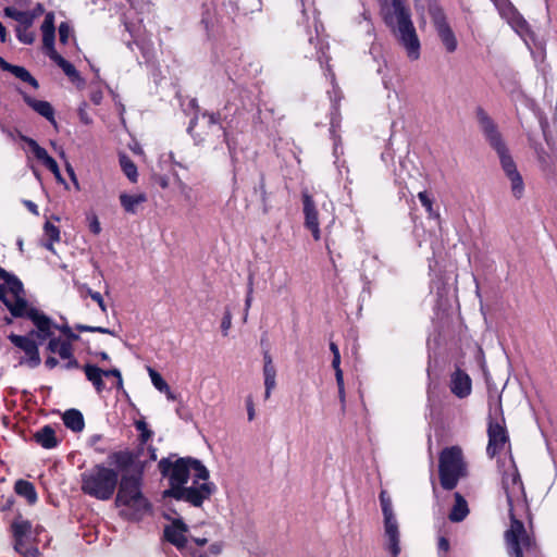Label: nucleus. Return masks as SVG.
<instances>
[{"mask_svg":"<svg viewBox=\"0 0 557 557\" xmlns=\"http://www.w3.org/2000/svg\"><path fill=\"white\" fill-rule=\"evenodd\" d=\"M480 123L486 139L499 157L500 165L509 183L512 197L520 200L525 194V184L516 162L509 154V151L493 121L487 115L483 114L480 117Z\"/></svg>","mask_w":557,"mask_h":557,"instance_id":"423d86ee","label":"nucleus"},{"mask_svg":"<svg viewBox=\"0 0 557 557\" xmlns=\"http://www.w3.org/2000/svg\"><path fill=\"white\" fill-rule=\"evenodd\" d=\"M14 505V499L12 496L4 497L2 496L0 498V509L1 510H10Z\"/></svg>","mask_w":557,"mask_h":557,"instance_id":"de8ad7c7","label":"nucleus"},{"mask_svg":"<svg viewBox=\"0 0 557 557\" xmlns=\"http://www.w3.org/2000/svg\"><path fill=\"white\" fill-rule=\"evenodd\" d=\"M195 543L199 546H202L207 543L206 539H194Z\"/></svg>","mask_w":557,"mask_h":557,"instance_id":"774afa93","label":"nucleus"},{"mask_svg":"<svg viewBox=\"0 0 557 557\" xmlns=\"http://www.w3.org/2000/svg\"><path fill=\"white\" fill-rule=\"evenodd\" d=\"M34 437L36 443L46 449L54 448L58 445L55 431L50 425H45L44 428L38 430L35 433Z\"/></svg>","mask_w":557,"mask_h":557,"instance_id":"393cba45","label":"nucleus"},{"mask_svg":"<svg viewBox=\"0 0 557 557\" xmlns=\"http://www.w3.org/2000/svg\"><path fill=\"white\" fill-rule=\"evenodd\" d=\"M202 121L205 123H207L208 125L212 126L214 128V131L216 132H222L224 138L226 139V134L225 132L222 129L221 125H219L218 123V119L215 117L214 114H203L202 115Z\"/></svg>","mask_w":557,"mask_h":557,"instance_id":"a19ab883","label":"nucleus"},{"mask_svg":"<svg viewBox=\"0 0 557 557\" xmlns=\"http://www.w3.org/2000/svg\"><path fill=\"white\" fill-rule=\"evenodd\" d=\"M330 349L333 352V356H338L339 355L338 347H337V345L335 343H331L330 344Z\"/></svg>","mask_w":557,"mask_h":557,"instance_id":"e2e57ef3","label":"nucleus"},{"mask_svg":"<svg viewBox=\"0 0 557 557\" xmlns=\"http://www.w3.org/2000/svg\"><path fill=\"white\" fill-rule=\"evenodd\" d=\"M362 17L363 20L367 22V27H368V30H372V24H371V21H370V15H369V12L368 11H363L362 12Z\"/></svg>","mask_w":557,"mask_h":557,"instance_id":"6e6d98bb","label":"nucleus"},{"mask_svg":"<svg viewBox=\"0 0 557 557\" xmlns=\"http://www.w3.org/2000/svg\"><path fill=\"white\" fill-rule=\"evenodd\" d=\"M540 170L547 176L557 173V141L545 135V144H532Z\"/></svg>","mask_w":557,"mask_h":557,"instance_id":"f8f14e48","label":"nucleus"},{"mask_svg":"<svg viewBox=\"0 0 557 557\" xmlns=\"http://www.w3.org/2000/svg\"><path fill=\"white\" fill-rule=\"evenodd\" d=\"M158 466L171 485V488L164 492L166 496L199 507L215 491V485L209 481L208 469L197 459L178 458L171 461L164 458Z\"/></svg>","mask_w":557,"mask_h":557,"instance_id":"f03ea898","label":"nucleus"},{"mask_svg":"<svg viewBox=\"0 0 557 557\" xmlns=\"http://www.w3.org/2000/svg\"><path fill=\"white\" fill-rule=\"evenodd\" d=\"M418 198H419L421 205L425 208V210L430 216H432V218L438 216V214L433 209L432 200L429 198V196L425 191H420L418 194Z\"/></svg>","mask_w":557,"mask_h":557,"instance_id":"e433bc0d","label":"nucleus"},{"mask_svg":"<svg viewBox=\"0 0 557 557\" xmlns=\"http://www.w3.org/2000/svg\"><path fill=\"white\" fill-rule=\"evenodd\" d=\"M11 531L15 552L24 557H39V550L30 544L42 531L40 525L33 527L30 521L17 516L11 523Z\"/></svg>","mask_w":557,"mask_h":557,"instance_id":"9d476101","label":"nucleus"},{"mask_svg":"<svg viewBox=\"0 0 557 557\" xmlns=\"http://www.w3.org/2000/svg\"><path fill=\"white\" fill-rule=\"evenodd\" d=\"M315 32H317V34L319 35V27H318V25H315ZM314 45H315V47H318V48H319V50H320L322 53H324V52H323L324 44H323V41L320 39V37H319V36L317 37V42H315Z\"/></svg>","mask_w":557,"mask_h":557,"instance_id":"5fc2aeb1","label":"nucleus"},{"mask_svg":"<svg viewBox=\"0 0 557 557\" xmlns=\"http://www.w3.org/2000/svg\"><path fill=\"white\" fill-rule=\"evenodd\" d=\"M0 67L3 71L12 73L16 78L30 84L34 88L38 87L37 81L30 75V73L23 66L12 65L4 59L0 58Z\"/></svg>","mask_w":557,"mask_h":557,"instance_id":"b1692460","label":"nucleus"},{"mask_svg":"<svg viewBox=\"0 0 557 557\" xmlns=\"http://www.w3.org/2000/svg\"><path fill=\"white\" fill-rule=\"evenodd\" d=\"M120 165L124 172V174L127 176V178L135 183L138 178V172L137 166L134 164V162L126 156L120 157Z\"/></svg>","mask_w":557,"mask_h":557,"instance_id":"2f4dec72","label":"nucleus"},{"mask_svg":"<svg viewBox=\"0 0 557 557\" xmlns=\"http://www.w3.org/2000/svg\"><path fill=\"white\" fill-rule=\"evenodd\" d=\"M119 198L124 211L131 214H136L139 208L147 201V195L145 193H122Z\"/></svg>","mask_w":557,"mask_h":557,"instance_id":"4be33fe9","label":"nucleus"},{"mask_svg":"<svg viewBox=\"0 0 557 557\" xmlns=\"http://www.w3.org/2000/svg\"><path fill=\"white\" fill-rule=\"evenodd\" d=\"M83 371L86 375V379L92 384L98 393H101L106 388L103 381L104 377L114 376L116 388L123 387L122 374L117 369L102 370L96 364L86 363L83 367Z\"/></svg>","mask_w":557,"mask_h":557,"instance_id":"2eb2a0df","label":"nucleus"},{"mask_svg":"<svg viewBox=\"0 0 557 557\" xmlns=\"http://www.w3.org/2000/svg\"><path fill=\"white\" fill-rule=\"evenodd\" d=\"M381 15L411 61L420 59L421 44L407 0H380Z\"/></svg>","mask_w":557,"mask_h":557,"instance_id":"20e7f679","label":"nucleus"},{"mask_svg":"<svg viewBox=\"0 0 557 557\" xmlns=\"http://www.w3.org/2000/svg\"><path fill=\"white\" fill-rule=\"evenodd\" d=\"M487 434L488 444L486 453L490 457H494L500 453H509L510 444L503 418L490 421Z\"/></svg>","mask_w":557,"mask_h":557,"instance_id":"ddd939ff","label":"nucleus"},{"mask_svg":"<svg viewBox=\"0 0 557 557\" xmlns=\"http://www.w3.org/2000/svg\"><path fill=\"white\" fill-rule=\"evenodd\" d=\"M58 364V360L54 357H49L46 360V366L50 369L54 368Z\"/></svg>","mask_w":557,"mask_h":557,"instance_id":"4d7b16f0","label":"nucleus"},{"mask_svg":"<svg viewBox=\"0 0 557 557\" xmlns=\"http://www.w3.org/2000/svg\"><path fill=\"white\" fill-rule=\"evenodd\" d=\"M500 16L529 46L528 38L533 37V32L525 18L509 0H493Z\"/></svg>","mask_w":557,"mask_h":557,"instance_id":"9b49d317","label":"nucleus"},{"mask_svg":"<svg viewBox=\"0 0 557 557\" xmlns=\"http://www.w3.org/2000/svg\"><path fill=\"white\" fill-rule=\"evenodd\" d=\"M430 15L432 17L437 36H438L444 49L446 50V52H448V53L455 52L458 47V41H457L454 30L447 23L442 9H440L435 5L431 7Z\"/></svg>","mask_w":557,"mask_h":557,"instance_id":"4468645a","label":"nucleus"},{"mask_svg":"<svg viewBox=\"0 0 557 557\" xmlns=\"http://www.w3.org/2000/svg\"><path fill=\"white\" fill-rule=\"evenodd\" d=\"M232 325V315L228 311L225 312L222 322H221V329L224 335H227L228 330Z\"/></svg>","mask_w":557,"mask_h":557,"instance_id":"a18cd8bd","label":"nucleus"},{"mask_svg":"<svg viewBox=\"0 0 557 557\" xmlns=\"http://www.w3.org/2000/svg\"><path fill=\"white\" fill-rule=\"evenodd\" d=\"M141 486V472L124 473L121 478L115 504L120 508V513L127 519L139 520L151 510Z\"/></svg>","mask_w":557,"mask_h":557,"instance_id":"39448f33","label":"nucleus"},{"mask_svg":"<svg viewBox=\"0 0 557 557\" xmlns=\"http://www.w3.org/2000/svg\"><path fill=\"white\" fill-rule=\"evenodd\" d=\"M14 491L18 496L25 498L29 505H34L38 499L34 484L28 481L17 480L14 484Z\"/></svg>","mask_w":557,"mask_h":557,"instance_id":"c85d7f7f","label":"nucleus"},{"mask_svg":"<svg viewBox=\"0 0 557 557\" xmlns=\"http://www.w3.org/2000/svg\"><path fill=\"white\" fill-rule=\"evenodd\" d=\"M79 119H81L82 123H84L86 125H89L91 123V117L83 109L79 110Z\"/></svg>","mask_w":557,"mask_h":557,"instance_id":"3c124183","label":"nucleus"},{"mask_svg":"<svg viewBox=\"0 0 557 557\" xmlns=\"http://www.w3.org/2000/svg\"><path fill=\"white\" fill-rule=\"evenodd\" d=\"M188 528L182 520H174L164 529L165 539L178 549H184L187 545Z\"/></svg>","mask_w":557,"mask_h":557,"instance_id":"6ab92c4d","label":"nucleus"},{"mask_svg":"<svg viewBox=\"0 0 557 557\" xmlns=\"http://www.w3.org/2000/svg\"><path fill=\"white\" fill-rule=\"evenodd\" d=\"M379 498L383 516L384 547L393 557H397L400 554V532L393 500L385 490L381 491Z\"/></svg>","mask_w":557,"mask_h":557,"instance_id":"1a4fd4ad","label":"nucleus"},{"mask_svg":"<svg viewBox=\"0 0 557 557\" xmlns=\"http://www.w3.org/2000/svg\"><path fill=\"white\" fill-rule=\"evenodd\" d=\"M251 294H252V288L250 287L249 292H248V296H247L246 301H245L246 310H248L250 308V306H251V300H252Z\"/></svg>","mask_w":557,"mask_h":557,"instance_id":"bf43d9fd","label":"nucleus"},{"mask_svg":"<svg viewBox=\"0 0 557 557\" xmlns=\"http://www.w3.org/2000/svg\"><path fill=\"white\" fill-rule=\"evenodd\" d=\"M305 226L311 232L315 240L321 238L320 223L318 218V210L313 198L307 191L302 193Z\"/></svg>","mask_w":557,"mask_h":557,"instance_id":"dca6fc26","label":"nucleus"},{"mask_svg":"<svg viewBox=\"0 0 557 557\" xmlns=\"http://www.w3.org/2000/svg\"><path fill=\"white\" fill-rule=\"evenodd\" d=\"M437 548L440 552L447 553L449 550V541L443 535L438 536Z\"/></svg>","mask_w":557,"mask_h":557,"instance_id":"8fccbe9b","label":"nucleus"},{"mask_svg":"<svg viewBox=\"0 0 557 557\" xmlns=\"http://www.w3.org/2000/svg\"><path fill=\"white\" fill-rule=\"evenodd\" d=\"M48 339V350L52 354L59 355L61 359L66 360V368L78 367V363L73 356L72 343L69 339L52 337V335Z\"/></svg>","mask_w":557,"mask_h":557,"instance_id":"f3484780","label":"nucleus"},{"mask_svg":"<svg viewBox=\"0 0 557 557\" xmlns=\"http://www.w3.org/2000/svg\"><path fill=\"white\" fill-rule=\"evenodd\" d=\"M76 330H78L81 332H99V333H103V334L113 335V332L111 330L101 327V326H88V325L78 324V325H76Z\"/></svg>","mask_w":557,"mask_h":557,"instance_id":"37998d69","label":"nucleus"},{"mask_svg":"<svg viewBox=\"0 0 557 557\" xmlns=\"http://www.w3.org/2000/svg\"><path fill=\"white\" fill-rule=\"evenodd\" d=\"M16 36L17 39L25 45H30L35 40V34L26 26H17Z\"/></svg>","mask_w":557,"mask_h":557,"instance_id":"f704fd0d","label":"nucleus"},{"mask_svg":"<svg viewBox=\"0 0 557 557\" xmlns=\"http://www.w3.org/2000/svg\"><path fill=\"white\" fill-rule=\"evenodd\" d=\"M117 483V471L102 463L95 465L81 473L82 492L98 500L110 499Z\"/></svg>","mask_w":557,"mask_h":557,"instance_id":"0eeeda50","label":"nucleus"},{"mask_svg":"<svg viewBox=\"0 0 557 557\" xmlns=\"http://www.w3.org/2000/svg\"><path fill=\"white\" fill-rule=\"evenodd\" d=\"M101 98H102V96H101V94H100V92H95V94L91 96V100H92L96 104L100 103Z\"/></svg>","mask_w":557,"mask_h":557,"instance_id":"680f3d73","label":"nucleus"},{"mask_svg":"<svg viewBox=\"0 0 557 557\" xmlns=\"http://www.w3.org/2000/svg\"><path fill=\"white\" fill-rule=\"evenodd\" d=\"M44 236L46 240L42 245L51 252H54L53 244L60 240L59 227L52 224L50 221H47L44 225Z\"/></svg>","mask_w":557,"mask_h":557,"instance_id":"7c9ffc66","label":"nucleus"},{"mask_svg":"<svg viewBox=\"0 0 557 557\" xmlns=\"http://www.w3.org/2000/svg\"><path fill=\"white\" fill-rule=\"evenodd\" d=\"M66 170H67V172H69V174L71 176V180L75 184V187L78 189L79 188V184H78V181L76 178L74 170L71 168V165H69Z\"/></svg>","mask_w":557,"mask_h":557,"instance_id":"864d4df0","label":"nucleus"},{"mask_svg":"<svg viewBox=\"0 0 557 557\" xmlns=\"http://www.w3.org/2000/svg\"><path fill=\"white\" fill-rule=\"evenodd\" d=\"M96 356L99 357L101 360H108L109 359V355L107 352H104V351L98 352Z\"/></svg>","mask_w":557,"mask_h":557,"instance_id":"338daca9","label":"nucleus"},{"mask_svg":"<svg viewBox=\"0 0 557 557\" xmlns=\"http://www.w3.org/2000/svg\"><path fill=\"white\" fill-rule=\"evenodd\" d=\"M52 61H54L63 70L65 75L69 76L73 83H83V79L74 65L62 58L58 52H53Z\"/></svg>","mask_w":557,"mask_h":557,"instance_id":"c756f323","label":"nucleus"},{"mask_svg":"<svg viewBox=\"0 0 557 557\" xmlns=\"http://www.w3.org/2000/svg\"><path fill=\"white\" fill-rule=\"evenodd\" d=\"M0 281H2L0 283V299L5 307L12 315L29 319L36 329L25 336L9 335L11 343L25 355L20 359V364L34 369L41 362L38 345L34 337L39 341H46L53 335V330L58 329V326L42 311L26 301L23 285L17 277L0 268Z\"/></svg>","mask_w":557,"mask_h":557,"instance_id":"f257e3e1","label":"nucleus"},{"mask_svg":"<svg viewBox=\"0 0 557 557\" xmlns=\"http://www.w3.org/2000/svg\"><path fill=\"white\" fill-rule=\"evenodd\" d=\"M0 40L2 42H5V40H7V32H5L4 26L1 23H0Z\"/></svg>","mask_w":557,"mask_h":557,"instance_id":"052dcab7","label":"nucleus"},{"mask_svg":"<svg viewBox=\"0 0 557 557\" xmlns=\"http://www.w3.org/2000/svg\"><path fill=\"white\" fill-rule=\"evenodd\" d=\"M332 366H333L334 370L335 369H341V355L333 356Z\"/></svg>","mask_w":557,"mask_h":557,"instance_id":"13d9d810","label":"nucleus"},{"mask_svg":"<svg viewBox=\"0 0 557 557\" xmlns=\"http://www.w3.org/2000/svg\"><path fill=\"white\" fill-rule=\"evenodd\" d=\"M86 220H87V223H88L89 231L92 234H95V235L100 234V232H101V224H100L99 219L96 215V213H94V212L88 213L86 215Z\"/></svg>","mask_w":557,"mask_h":557,"instance_id":"58836bf2","label":"nucleus"},{"mask_svg":"<svg viewBox=\"0 0 557 557\" xmlns=\"http://www.w3.org/2000/svg\"><path fill=\"white\" fill-rule=\"evenodd\" d=\"M449 387L456 397L466 398L471 394L472 381L465 371L456 369L450 375Z\"/></svg>","mask_w":557,"mask_h":557,"instance_id":"a211bd4d","label":"nucleus"},{"mask_svg":"<svg viewBox=\"0 0 557 557\" xmlns=\"http://www.w3.org/2000/svg\"><path fill=\"white\" fill-rule=\"evenodd\" d=\"M440 480L446 490H453L467 475V463L459 446L444 448L440 454Z\"/></svg>","mask_w":557,"mask_h":557,"instance_id":"6e6552de","label":"nucleus"},{"mask_svg":"<svg viewBox=\"0 0 557 557\" xmlns=\"http://www.w3.org/2000/svg\"><path fill=\"white\" fill-rule=\"evenodd\" d=\"M54 16L52 13H48L41 25V33H54Z\"/></svg>","mask_w":557,"mask_h":557,"instance_id":"79ce46f5","label":"nucleus"},{"mask_svg":"<svg viewBox=\"0 0 557 557\" xmlns=\"http://www.w3.org/2000/svg\"><path fill=\"white\" fill-rule=\"evenodd\" d=\"M24 100L38 114L46 117L53 125L57 124L55 119H54V110L48 101L37 100L29 96H24Z\"/></svg>","mask_w":557,"mask_h":557,"instance_id":"5701e85b","label":"nucleus"},{"mask_svg":"<svg viewBox=\"0 0 557 557\" xmlns=\"http://www.w3.org/2000/svg\"><path fill=\"white\" fill-rule=\"evenodd\" d=\"M62 420L65 426L73 432H82L85 426L84 417L82 412L76 409L66 410L63 413Z\"/></svg>","mask_w":557,"mask_h":557,"instance_id":"cd10ccee","label":"nucleus"},{"mask_svg":"<svg viewBox=\"0 0 557 557\" xmlns=\"http://www.w3.org/2000/svg\"><path fill=\"white\" fill-rule=\"evenodd\" d=\"M136 428L140 431H145L146 430V423L144 421H138L136 422Z\"/></svg>","mask_w":557,"mask_h":557,"instance_id":"69168bd1","label":"nucleus"},{"mask_svg":"<svg viewBox=\"0 0 557 557\" xmlns=\"http://www.w3.org/2000/svg\"><path fill=\"white\" fill-rule=\"evenodd\" d=\"M42 44L46 49V53L49 58L53 59V52H57L54 49V33H45L42 34Z\"/></svg>","mask_w":557,"mask_h":557,"instance_id":"c9c22d12","label":"nucleus"},{"mask_svg":"<svg viewBox=\"0 0 557 557\" xmlns=\"http://www.w3.org/2000/svg\"><path fill=\"white\" fill-rule=\"evenodd\" d=\"M246 408H247L248 420L252 421L256 417V411H255L253 400L250 396L246 398Z\"/></svg>","mask_w":557,"mask_h":557,"instance_id":"49530a36","label":"nucleus"},{"mask_svg":"<svg viewBox=\"0 0 557 557\" xmlns=\"http://www.w3.org/2000/svg\"><path fill=\"white\" fill-rule=\"evenodd\" d=\"M178 191H180V195L183 197V199L188 205H194L196 202L197 199H196V196H195V193H194V189L191 186L180 181L178 182Z\"/></svg>","mask_w":557,"mask_h":557,"instance_id":"473e14b6","label":"nucleus"},{"mask_svg":"<svg viewBox=\"0 0 557 557\" xmlns=\"http://www.w3.org/2000/svg\"><path fill=\"white\" fill-rule=\"evenodd\" d=\"M24 203H25V206L27 207V209H28L32 213H34V214H36V215L38 214V207H37V205H36V203H34V202H33V201H30V200H25V201H24Z\"/></svg>","mask_w":557,"mask_h":557,"instance_id":"603ef678","label":"nucleus"},{"mask_svg":"<svg viewBox=\"0 0 557 557\" xmlns=\"http://www.w3.org/2000/svg\"><path fill=\"white\" fill-rule=\"evenodd\" d=\"M22 139L28 145L35 158L40 161L48 170H50L57 180H61L60 169L53 158H51L47 150L40 147L36 140L22 136Z\"/></svg>","mask_w":557,"mask_h":557,"instance_id":"aec40b11","label":"nucleus"},{"mask_svg":"<svg viewBox=\"0 0 557 557\" xmlns=\"http://www.w3.org/2000/svg\"><path fill=\"white\" fill-rule=\"evenodd\" d=\"M262 374L264 381V398L269 399L276 387V368L269 352H264L263 355Z\"/></svg>","mask_w":557,"mask_h":557,"instance_id":"412c9836","label":"nucleus"},{"mask_svg":"<svg viewBox=\"0 0 557 557\" xmlns=\"http://www.w3.org/2000/svg\"><path fill=\"white\" fill-rule=\"evenodd\" d=\"M60 331L65 336L64 339H69L71 343L78 339V335H76L69 326L60 327Z\"/></svg>","mask_w":557,"mask_h":557,"instance_id":"09e8293b","label":"nucleus"},{"mask_svg":"<svg viewBox=\"0 0 557 557\" xmlns=\"http://www.w3.org/2000/svg\"><path fill=\"white\" fill-rule=\"evenodd\" d=\"M111 459L114 463H116L121 468L125 467L132 460L131 455L128 453H124V451L114 453L111 456Z\"/></svg>","mask_w":557,"mask_h":557,"instance_id":"ea45409f","label":"nucleus"},{"mask_svg":"<svg viewBox=\"0 0 557 557\" xmlns=\"http://www.w3.org/2000/svg\"><path fill=\"white\" fill-rule=\"evenodd\" d=\"M148 373L153 386L160 392H168V383L163 380V377L152 368H148Z\"/></svg>","mask_w":557,"mask_h":557,"instance_id":"72a5a7b5","label":"nucleus"},{"mask_svg":"<svg viewBox=\"0 0 557 557\" xmlns=\"http://www.w3.org/2000/svg\"><path fill=\"white\" fill-rule=\"evenodd\" d=\"M469 515L467 500L459 493H455V504L448 515L451 522H461Z\"/></svg>","mask_w":557,"mask_h":557,"instance_id":"a878e982","label":"nucleus"},{"mask_svg":"<svg viewBox=\"0 0 557 557\" xmlns=\"http://www.w3.org/2000/svg\"><path fill=\"white\" fill-rule=\"evenodd\" d=\"M502 488L506 496L510 528L505 533L508 553L512 557H523L522 550L532 547V539L527 533L523 523L518 519L527 511L524 487L511 456L502 463Z\"/></svg>","mask_w":557,"mask_h":557,"instance_id":"7ed1b4c3","label":"nucleus"},{"mask_svg":"<svg viewBox=\"0 0 557 557\" xmlns=\"http://www.w3.org/2000/svg\"><path fill=\"white\" fill-rule=\"evenodd\" d=\"M163 393L166 395L168 399H170V400H174L175 399V396L172 393L170 386L168 387V392H163Z\"/></svg>","mask_w":557,"mask_h":557,"instance_id":"0e129e2a","label":"nucleus"},{"mask_svg":"<svg viewBox=\"0 0 557 557\" xmlns=\"http://www.w3.org/2000/svg\"><path fill=\"white\" fill-rule=\"evenodd\" d=\"M87 294L92 300H95L98 304L102 312H107V306L100 293L88 289Z\"/></svg>","mask_w":557,"mask_h":557,"instance_id":"c03bdc74","label":"nucleus"},{"mask_svg":"<svg viewBox=\"0 0 557 557\" xmlns=\"http://www.w3.org/2000/svg\"><path fill=\"white\" fill-rule=\"evenodd\" d=\"M4 14L8 17L15 20L20 25L30 27L36 18V14L29 11H22L15 7L4 8Z\"/></svg>","mask_w":557,"mask_h":557,"instance_id":"bb28decb","label":"nucleus"},{"mask_svg":"<svg viewBox=\"0 0 557 557\" xmlns=\"http://www.w3.org/2000/svg\"><path fill=\"white\" fill-rule=\"evenodd\" d=\"M73 36V29L69 23L63 22L59 26L60 42L66 45L70 38Z\"/></svg>","mask_w":557,"mask_h":557,"instance_id":"4c0bfd02","label":"nucleus"}]
</instances>
